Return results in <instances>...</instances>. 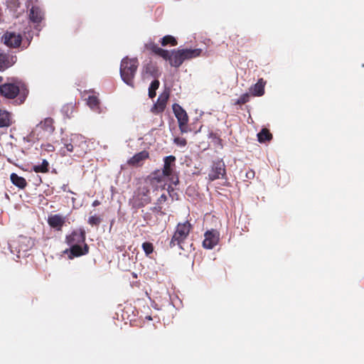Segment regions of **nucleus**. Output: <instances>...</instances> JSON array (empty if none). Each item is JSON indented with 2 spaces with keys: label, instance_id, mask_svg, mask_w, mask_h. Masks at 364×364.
Returning a JSON list of instances; mask_svg holds the SVG:
<instances>
[{
  "label": "nucleus",
  "instance_id": "obj_37",
  "mask_svg": "<svg viewBox=\"0 0 364 364\" xmlns=\"http://www.w3.org/2000/svg\"><path fill=\"white\" fill-rule=\"evenodd\" d=\"M167 200V196L165 193L161 195V196L157 200L158 204H162Z\"/></svg>",
  "mask_w": 364,
  "mask_h": 364
},
{
  "label": "nucleus",
  "instance_id": "obj_30",
  "mask_svg": "<svg viewBox=\"0 0 364 364\" xmlns=\"http://www.w3.org/2000/svg\"><path fill=\"white\" fill-rule=\"evenodd\" d=\"M161 43L163 46H166L168 45L175 46L178 44L176 39L170 35L163 37L161 40Z\"/></svg>",
  "mask_w": 364,
  "mask_h": 364
},
{
  "label": "nucleus",
  "instance_id": "obj_35",
  "mask_svg": "<svg viewBox=\"0 0 364 364\" xmlns=\"http://www.w3.org/2000/svg\"><path fill=\"white\" fill-rule=\"evenodd\" d=\"M102 222V218L98 215H92L89 217L87 223L92 226H97Z\"/></svg>",
  "mask_w": 364,
  "mask_h": 364
},
{
  "label": "nucleus",
  "instance_id": "obj_24",
  "mask_svg": "<svg viewBox=\"0 0 364 364\" xmlns=\"http://www.w3.org/2000/svg\"><path fill=\"white\" fill-rule=\"evenodd\" d=\"M29 16L33 23H40L43 18V13L38 7L33 6Z\"/></svg>",
  "mask_w": 364,
  "mask_h": 364
},
{
  "label": "nucleus",
  "instance_id": "obj_33",
  "mask_svg": "<svg viewBox=\"0 0 364 364\" xmlns=\"http://www.w3.org/2000/svg\"><path fill=\"white\" fill-rule=\"evenodd\" d=\"M250 95L249 93L242 95L234 103L235 105H242L250 100Z\"/></svg>",
  "mask_w": 364,
  "mask_h": 364
},
{
  "label": "nucleus",
  "instance_id": "obj_2",
  "mask_svg": "<svg viewBox=\"0 0 364 364\" xmlns=\"http://www.w3.org/2000/svg\"><path fill=\"white\" fill-rule=\"evenodd\" d=\"M139 63L136 58H124L120 64V75L122 80L128 85L134 87V79L137 70Z\"/></svg>",
  "mask_w": 364,
  "mask_h": 364
},
{
  "label": "nucleus",
  "instance_id": "obj_17",
  "mask_svg": "<svg viewBox=\"0 0 364 364\" xmlns=\"http://www.w3.org/2000/svg\"><path fill=\"white\" fill-rule=\"evenodd\" d=\"M265 85L266 82L262 78L259 79L257 82L250 88L251 95L257 97L262 96L264 93Z\"/></svg>",
  "mask_w": 364,
  "mask_h": 364
},
{
  "label": "nucleus",
  "instance_id": "obj_18",
  "mask_svg": "<svg viewBox=\"0 0 364 364\" xmlns=\"http://www.w3.org/2000/svg\"><path fill=\"white\" fill-rule=\"evenodd\" d=\"M36 128H40L49 134L53 133L55 131L54 120L51 117H47L41 121Z\"/></svg>",
  "mask_w": 364,
  "mask_h": 364
},
{
  "label": "nucleus",
  "instance_id": "obj_27",
  "mask_svg": "<svg viewBox=\"0 0 364 364\" xmlns=\"http://www.w3.org/2000/svg\"><path fill=\"white\" fill-rule=\"evenodd\" d=\"M11 181L14 185L19 188H24L27 186L26 179L21 176H18L15 173H12L10 176Z\"/></svg>",
  "mask_w": 364,
  "mask_h": 364
},
{
  "label": "nucleus",
  "instance_id": "obj_9",
  "mask_svg": "<svg viewBox=\"0 0 364 364\" xmlns=\"http://www.w3.org/2000/svg\"><path fill=\"white\" fill-rule=\"evenodd\" d=\"M85 231L83 229H79L73 231L70 235L65 237V242L69 246L80 245L85 243Z\"/></svg>",
  "mask_w": 364,
  "mask_h": 364
},
{
  "label": "nucleus",
  "instance_id": "obj_31",
  "mask_svg": "<svg viewBox=\"0 0 364 364\" xmlns=\"http://www.w3.org/2000/svg\"><path fill=\"white\" fill-rule=\"evenodd\" d=\"M160 82L158 80H154L151 82L149 88V97L150 98H154L156 97V90L159 88Z\"/></svg>",
  "mask_w": 364,
  "mask_h": 364
},
{
  "label": "nucleus",
  "instance_id": "obj_43",
  "mask_svg": "<svg viewBox=\"0 0 364 364\" xmlns=\"http://www.w3.org/2000/svg\"><path fill=\"white\" fill-rule=\"evenodd\" d=\"M3 80V77L0 76V82Z\"/></svg>",
  "mask_w": 364,
  "mask_h": 364
},
{
  "label": "nucleus",
  "instance_id": "obj_29",
  "mask_svg": "<svg viewBox=\"0 0 364 364\" xmlns=\"http://www.w3.org/2000/svg\"><path fill=\"white\" fill-rule=\"evenodd\" d=\"M32 170L36 173H48L49 171V163L46 159H43L41 164L33 166Z\"/></svg>",
  "mask_w": 364,
  "mask_h": 364
},
{
  "label": "nucleus",
  "instance_id": "obj_21",
  "mask_svg": "<svg viewBox=\"0 0 364 364\" xmlns=\"http://www.w3.org/2000/svg\"><path fill=\"white\" fill-rule=\"evenodd\" d=\"M11 124V113L6 110L0 109V128L9 127Z\"/></svg>",
  "mask_w": 364,
  "mask_h": 364
},
{
  "label": "nucleus",
  "instance_id": "obj_4",
  "mask_svg": "<svg viewBox=\"0 0 364 364\" xmlns=\"http://www.w3.org/2000/svg\"><path fill=\"white\" fill-rule=\"evenodd\" d=\"M173 111L178 120V127L182 134L191 132L188 127V116L184 109L182 108L178 104L173 105Z\"/></svg>",
  "mask_w": 364,
  "mask_h": 364
},
{
  "label": "nucleus",
  "instance_id": "obj_5",
  "mask_svg": "<svg viewBox=\"0 0 364 364\" xmlns=\"http://www.w3.org/2000/svg\"><path fill=\"white\" fill-rule=\"evenodd\" d=\"M176 157L174 156L170 155L166 156L164 159V167L162 168L163 174H166L167 177L171 181V183L176 186L179 183V180L178 176H173L174 168L176 166Z\"/></svg>",
  "mask_w": 364,
  "mask_h": 364
},
{
  "label": "nucleus",
  "instance_id": "obj_1",
  "mask_svg": "<svg viewBox=\"0 0 364 364\" xmlns=\"http://www.w3.org/2000/svg\"><path fill=\"white\" fill-rule=\"evenodd\" d=\"M0 94L7 99H14L18 97L19 104H22L28 95V90L23 82L16 80L13 82H6L1 85Z\"/></svg>",
  "mask_w": 364,
  "mask_h": 364
},
{
  "label": "nucleus",
  "instance_id": "obj_22",
  "mask_svg": "<svg viewBox=\"0 0 364 364\" xmlns=\"http://www.w3.org/2000/svg\"><path fill=\"white\" fill-rule=\"evenodd\" d=\"M144 72L146 75L153 77H158L160 73L156 64L150 62L144 67Z\"/></svg>",
  "mask_w": 364,
  "mask_h": 364
},
{
  "label": "nucleus",
  "instance_id": "obj_32",
  "mask_svg": "<svg viewBox=\"0 0 364 364\" xmlns=\"http://www.w3.org/2000/svg\"><path fill=\"white\" fill-rule=\"evenodd\" d=\"M9 67V56L4 53H0V70Z\"/></svg>",
  "mask_w": 364,
  "mask_h": 364
},
{
  "label": "nucleus",
  "instance_id": "obj_19",
  "mask_svg": "<svg viewBox=\"0 0 364 364\" xmlns=\"http://www.w3.org/2000/svg\"><path fill=\"white\" fill-rule=\"evenodd\" d=\"M167 60H169V63L171 66L178 68L183 63L178 50H173L171 53H168V58Z\"/></svg>",
  "mask_w": 364,
  "mask_h": 364
},
{
  "label": "nucleus",
  "instance_id": "obj_8",
  "mask_svg": "<svg viewBox=\"0 0 364 364\" xmlns=\"http://www.w3.org/2000/svg\"><path fill=\"white\" fill-rule=\"evenodd\" d=\"M1 41L9 48H18L22 42L21 35L15 32L6 31L1 37Z\"/></svg>",
  "mask_w": 364,
  "mask_h": 364
},
{
  "label": "nucleus",
  "instance_id": "obj_40",
  "mask_svg": "<svg viewBox=\"0 0 364 364\" xmlns=\"http://www.w3.org/2000/svg\"><path fill=\"white\" fill-rule=\"evenodd\" d=\"M100 205V202L98 200H94V201L92 202V205L93 207H97V206H98V205Z\"/></svg>",
  "mask_w": 364,
  "mask_h": 364
},
{
  "label": "nucleus",
  "instance_id": "obj_12",
  "mask_svg": "<svg viewBox=\"0 0 364 364\" xmlns=\"http://www.w3.org/2000/svg\"><path fill=\"white\" fill-rule=\"evenodd\" d=\"M169 98V92L164 91L158 97L157 102L151 108V112L154 114H159L164 111L168 100Z\"/></svg>",
  "mask_w": 364,
  "mask_h": 364
},
{
  "label": "nucleus",
  "instance_id": "obj_13",
  "mask_svg": "<svg viewBox=\"0 0 364 364\" xmlns=\"http://www.w3.org/2000/svg\"><path fill=\"white\" fill-rule=\"evenodd\" d=\"M66 217L60 214L50 215L48 217V224L49 226L58 231H60L65 225Z\"/></svg>",
  "mask_w": 364,
  "mask_h": 364
},
{
  "label": "nucleus",
  "instance_id": "obj_10",
  "mask_svg": "<svg viewBox=\"0 0 364 364\" xmlns=\"http://www.w3.org/2000/svg\"><path fill=\"white\" fill-rule=\"evenodd\" d=\"M225 166L223 160L213 162L211 171L208 173L209 180L213 181L225 176Z\"/></svg>",
  "mask_w": 364,
  "mask_h": 364
},
{
  "label": "nucleus",
  "instance_id": "obj_41",
  "mask_svg": "<svg viewBox=\"0 0 364 364\" xmlns=\"http://www.w3.org/2000/svg\"><path fill=\"white\" fill-rule=\"evenodd\" d=\"M146 318L148 319V320H150V321L152 320L151 316H146Z\"/></svg>",
  "mask_w": 364,
  "mask_h": 364
},
{
  "label": "nucleus",
  "instance_id": "obj_25",
  "mask_svg": "<svg viewBox=\"0 0 364 364\" xmlns=\"http://www.w3.org/2000/svg\"><path fill=\"white\" fill-rule=\"evenodd\" d=\"M87 105L92 110L100 112V102L97 96L89 95L87 98Z\"/></svg>",
  "mask_w": 364,
  "mask_h": 364
},
{
  "label": "nucleus",
  "instance_id": "obj_20",
  "mask_svg": "<svg viewBox=\"0 0 364 364\" xmlns=\"http://www.w3.org/2000/svg\"><path fill=\"white\" fill-rule=\"evenodd\" d=\"M146 48L148 50H149L151 53L163 58L165 60H167V58H168V51L166 50H164L160 47H159L155 43H150L146 46Z\"/></svg>",
  "mask_w": 364,
  "mask_h": 364
},
{
  "label": "nucleus",
  "instance_id": "obj_36",
  "mask_svg": "<svg viewBox=\"0 0 364 364\" xmlns=\"http://www.w3.org/2000/svg\"><path fill=\"white\" fill-rule=\"evenodd\" d=\"M173 143L175 144H176L177 146H179L181 147H183V146H186V144H187L186 139L185 138H182V137L174 138Z\"/></svg>",
  "mask_w": 364,
  "mask_h": 364
},
{
  "label": "nucleus",
  "instance_id": "obj_23",
  "mask_svg": "<svg viewBox=\"0 0 364 364\" xmlns=\"http://www.w3.org/2000/svg\"><path fill=\"white\" fill-rule=\"evenodd\" d=\"M61 142L63 144V146L61 147L60 149L63 155H66L68 152H74L73 135H72V137L70 138V141L68 139L63 138L61 139Z\"/></svg>",
  "mask_w": 364,
  "mask_h": 364
},
{
  "label": "nucleus",
  "instance_id": "obj_11",
  "mask_svg": "<svg viewBox=\"0 0 364 364\" xmlns=\"http://www.w3.org/2000/svg\"><path fill=\"white\" fill-rule=\"evenodd\" d=\"M89 250V246L86 243H84L82 246L81 244L70 246V248L66 249L64 251V253L68 255V257L70 259H73L75 257H78L88 254Z\"/></svg>",
  "mask_w": 364,
  "mask_h": 364
},
{
  "label": "nucleus",
  "instance_id": "obj_16",
  "mask_svg": "<svg viewBox=\"0 0 364 364\" xmlns=\"http://www.w3.org/2000/svg\"><path fill=\"white\" fill-rule=\"evenodd\" d=\"M181 54L183 62L185 60L191 59L199 56L202 52L201 49H179L178 50Z\"/></svg>",
  "mask_w": 364,
  "mask_h": 364
},
{
  "label": "nucleus",
  "instance_id": "obj_7",
  "mask_svg": "<svg viewBox=\"0 0 364 364\" xmlns=\"http://www.w3.org/2000/svg\"><path fill=\"white\" fill-rule=\"evenodd\" d=\"M220 240V232L217 230L211 229L204 233L203 247L205 249L211 250L216 246Z\"/></svg>",
  "mask_w": 364,
  "mask_h": 364
},
{
  "label": "nucleus",
  "instance_id": "obj_15",
  "mask_svg": "<svg viewBox=\"0 0 364 364\" xmlns=\"http://www.w3.org/2000/svg\"><path fill=\"white\" fill-rule=\"evenodd\" d=\"M149 190L146 187L139 188L136 194V198L139 201V205L144 206L151 202V197L149 195Z\"/></svg>",
  "mask_w": 364,
  "mask_h": 364
},
{
  "label": "nucleus",
  "instance_id": "obj_34",
  "mask_svg": "<svg viewBox=\"0 0 364 364\" xmlns=\"http://www.w3.org/2000/svg\"><path fill=\"white\" fill-rule=\"evenodd\" d=\"M142 249L144 251L146 255L149 256L154 252V245L151 242H145L142 244Z\"/></svg>",
  "mask_w": 364,
  "mask_h": 364
},
{
  "label": "nucleus",
  "instance_id": "obj_39",
  "mask_svg": "<svg viewBox=\"0 0 364 364\" xmlns=\"http://www.w3.org/2000/svg\"><path fill=\"white\" fill-rule=\"evenodd\" d=\"M167 191H168L170 196H171L173 198L172 192L173 191V188L171 186H168V188H167Z\"/></svg>",
  "mask_w": 364,
  "mask_h": 364
},
{
  "label": "nucleus",
  "instance_id": "obj_28",
  "mask_svg": "<svg viewBox=\"0 0 364 364\" xmlns=\"http://www.w3.org/2000/svg\"><path fill=\"white\" fill-rule=\"evenodd\" d=\"M272 139V134L270 133L269 130L267 128H263L262 130L257 134V139L260 143H264L266 141H269Z\"/></svg>",
  "mask_w": 364,
  "mask_h": 364
},
{
  "label": "nucleus",
  "instance_id": "obj_42",
  "mask_svg": "<svg viewBox=\"0 0 364 364\" xmlns=\"http://www.w3.org/2000/svg\"><path fill=\"white\" fill-rule=\"evenodd\" d=\"M156 208L158 209L159 210H161V206H158V208Z\"/></svg>",
  "mask_w": 364,
  "mask_h": 364
},
{
  "label": "nucleus",
  "instance_id": "obj_3",
  "mask_svg": "<svg viewBox=\"0 0 364 364\" xmlns=\"http://www.w3.org/2000/svg\"><path fill=\"white\" fill-rule=\"evenodd\" d=\"M192 228L193 226L188 220L178 223L169 242V247L173 248L177 245L180 249L184 250L183 243L188 238Z\"/></svg>",
  "mask_w": 364,
  "mask_h": 364
},
{
  "label": "nucleus",
  "instance_id": "obj_14",
  "mask_svg": "<svg viewBox=\"0 0 364 364\" xmlns=\"http://www.w3.org/2000/svg\"><path fill=\"white\" fill-rule=\"evenodd\" d=\"M149 153L147 151L144 150L134 154L132 158H130L127 161V164L132 166H141L143 164L144 161L146 159H149Z\"/></svg>",
  "mask_w": 364,
  "mask_h": 364
},
{
  "label": "nucleus",
  "instance_id": "obj_26",
  "mask_svg": "<svg viewBox=\"0 0 364 364\" xmlns=\"http://www.w3.org/2000/svg\"><path fill=\"white\" fill-rule=\"evenodd\" d=\"M164 172L161 170L154 171L150 176V182L151 184L161 183L165 181L166 174H162Z\"/></svg>",
  "mask_w": 364,
  "mask_h": 364
},
{
  "label": "nucleus",
  "instance_id": "obj_38",
  "mask_svg": "<svg viewBox=\"0 0 364 364\" xmlns=\"http://www.w3.org/2000/svg\"><path fill=\"white\" fill-rule=\"evenodd\" d=\"M246 177L248 178V179H252L255 177V171H252V170H250L249 171H247L246 173Z\"/></svg>",
  "mask_w": 364,
  "mask_h": 364
},
{
  "label": "nucleus",
  "instance_id": "obj_6",
  "mask_svg": "<svg viewBox=\"0 0 364 364\" xmlns=\"http://www.w3.org/2000/svg\"><path fill=\"white\" fill-rule=\"evenodd\" d=\"M74 152L73 156L82 157L86 154L88 149V144L81 135H73Z\"/></svg>",
  "mask_w": 364,
  "mask_h": 364
}]
</instances>
